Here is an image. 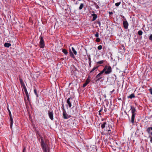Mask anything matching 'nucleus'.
<instances>
[{"label": "nucleus", "mask_w": 152, "mask_h": 152, "mask_svg": "<svg viewBox=\"0 0 152 152\" xmlns=\"http://www.w3.org/2000/svg\"><path fill=\"white\" fill-rule=\"evenodd\" d=\"M97 48L99 50H101L102 48V46L101 45H99L98 47Z\"/></svg>", "instance_id": "obj_32"}, {"label": "nucleus", "mask_w": 152, "mask_h": 152, "mask_svg": "<svg viewBox=\"0 0 152 152\" xmlns=\"http://www.w3.org/2000/svg\"><path fill=\"white\" fill-rule=\"evenodd\" d=\"M72 49L75 55H76L77 53V51L75 50L74 48L73 47H72Z\"/></svg>", "instance_id": "obj_23"}, {"label": "nucleus", "mask_w": 152, "mask_h": 152, "mask_svg": "<svg viewBox=\"0 0 152 152\" xmlns=\"http://www.w3.org/2000/svg\"><path fill=\"white\" fill-rule=\"evenodd\" d=\"M69 52H70V56L71 57H72L73 58H75V56H74L70 48L69 49Z\"/></svg>", "instance_id": "obj_18"}, {"label": "nucleus", "mask_w": 152, "mask_h": 152, "mask_svg": "<svg viewBox=\"0 0 152 152\" xmlns=\"http://www.w3.org/2000/svg\"><path fill=\"white\" fill-rule=\"evenodd\" d=\"M107 130L108 131V134L109 135H110V134H111V130H110V128H109V129H107Z\"/></svg>", "instance_id": "obj_34"}, {"label": "nucleus", "mask_w": 152, "mask_h": 152, "mask_svg": "<svg viewBox=\"0 0 152 152\" xmlns=\"http://www.w3.org/2000/svg\"><path fill=\"white\" fill-rule=\"evenodd\" d=\"M7 110L9 112V115L10 117V128L11 129L12 127V125L13 123V118L12 117V116L11 113V111L8 107H7Z\"/></svg>", "instance_id": "obj_6"}, {"label": "nucleus", "mask_w": 152, "mask_h": 152, "mask_svg": "<svg viewBox=\"0 0 152 152\" xmlns=\"http://www.w3.org/2000/svg\"><path fill=\"white\" fill-rule=\"evenodd\" d=\"M48 115L52 121L53 120V111H48Z\"/></svg>", "instance_id": "obj_7"}, {"label": "nucleus", "mask_w": 152, "mask_h": 152, "mask_svg": "<svg viewBox=\"0 0 152 152\" xmlns=\"http://www.w3.org/2000/svg\"><path fill=\"white\" fill-rule=\"evenodd\" d=\"M11 46V44L8 43H5L4 44V46L6 47L9 48Z\"/></svg>", "instance_id": "obj_17"}, {"label": "nucleus", "mask_w": 152, "mask_h": 152, "mask_svg": "<svg viewBox=\"0 0 152 152\" xmlns=\"http://www.w3.org/2000/svg\"><path fill=\"white\" fill-rule=\"evenodd\" d=\"M103 120H104V119H103L102 120V121H103Z\"/></svg>", "instance_id": "obj_53"}, {"label": "nucleus", "mask_w": 152, "mask_h": 152, "mask_svg": "<svg viewBox=\"0 0 152 152\" xmlns=\"http://www.w3.org/2000/svg\"><path fill=\"white\" fill-rule=\"evenodd\" d=\"M61 109L63 110V112L64 111H66L65 109H64V104H63V102H62V107H61Z\"/></svg>", "instance_id": "obj_27"}, {"label": "nucleus", "mask_w": 152, "mask_h": 152, "mask_svg": "<svg viewBox=\"0 0 152 152\" xmlns=\"http://www.w3.org/2000/svg\"><path fill=\"white\" fill-rule=\"evenodd\" d=\"M20 84H21V86H23V89L26 88L23 82L22 83H21Z\"/></svg>", "instance_id": "obj_21"}, {"label": "nucleus", "mask_w": 152, "mask_h": 152, "mask_svg": "<svg viewBox=\"0 0 152 152\" xmlns=\"http://www.w3.org/2000/svg\"><path fill=\"white\" fill-rule=\"evenodd\" d=\"M100 39L98 37L96 39V41L97 42H100Z\"/></svg>", "instance_id": "obj_31"}, {"label": "nucleus", "mask_w": 152, "mask_h": 152, "mask_svg": "<svg viewBox=\"0 0 152 152\" xmlns=\"http://www.w3.org/2000/svg\"><path fill=\"white\" fill-rule=\"evenodd\" d=\"M107 124V122H104L103 124H101V127L102 129L104 128L105 126V125Z\"/></svg>", "instance_id": "obj_16"}, {"label": "nucleus", "mask_w": 152, "mask_h": 152, "mask_svg": "<svg viewBox=\"0 0 152 152\" xmlns=\"http://www.w3.org/2000/svg\"><path fill=\"white\" fill-rule=\"evenodd\" d=\"M72 98L71 97L69 98L66 100V103L69 107H71L72 106Z\"/></svg>", "instance_id": "obj_8"}, {"label": "nucleus", "mask_w": 152, "mask_h": 152, "mask_svg": "<svg viewBox=\"0 0 152 152\" xmlns=\"http://www.w3.org/2000/svg\"><path fill=\"white\" fill-rule=\"evenodd\" d=\"M99 33L98 32H96V33L95 34V36L97 38L99 37Z\"/></svg>", "instance_id": "obj_35"}, {"label": "nucleus", "mask_w": 152, "mask_h": 152, "mask_svg": "<svg viewBox=\"0 0 152 152\" xmlns=\"http://www.w3.org/2000/svg\"><path fill=\"white\" fill-rule=\"evenodd\" d=\"M23 152H26V148L25 147H24L23 149Z\"/></svg>", "instance_id": "obj_42"}, {"label": "nucleus", "mask_w": 152, "mask_h": 152, "mask_svg": "<svg viewBox=\"0 0 152 152\" xmlns=\"http://www.w3.org/2000/svg\"><path fill=\"white\" fill-rule=\"evenodd\" d=\"M20 84H21V86H23V89L26 88L23 82L22 83H21Z\"/></svg>", "instance_id": "obj_22"}, {"label": "nucleus", "mask_w": 152, "mask_h": 152, "mask_svg": "<svg viewBox=\"0 0 152 152\" xmlns=\"http://www.w3.org/2000/svg\"><path fill=\"white\" fill-rule=\"evenodd\" d=\"M91 16H92L93 18L92 19V21L95 20L97 18V15L94 13L92 14Z\"/></svg>", "instance_id": "obj_12"}, {"label": "nucleus", "mask_w": 152, "mask_h": 152, "mask_svg": "<svg viewBox=\"0 0 152 152\" xmlns=\"http://www.w3.org/2000/svg\"><path fill=\"white\" fill-rule=\"evenodd\" d=\"M98 24H99V26H101V23L100 21H99L97 22Z\"/></svg>", "instance_id": "obj_43"}, {"label": "nucleus", "mask_w": 152, "mask_h": 152, "mask_svg": "<svg viewBox=\"0 0 152 152\" xmlns=\"http://www.w3.org/2000/svg\"><path fill=\"white\" fill-rule=\"evenodd\" d=\"M19 80H20V83L23 82V79L21 78L20 77H19Z\"/></svg>", "instance_id": "obj_40"}, {"label": "nucleus", "mask_w": 152, "mask_h": 152, "mask_svg": "<svg viewBox=\"0 0 152 152\" xmlns=\"http://www.w3.org/2000/svg\"><path fill=\"white\" fill-rule=\"evenodd\" d=\"M102 110H103V108L102 107H101L100 108V110L102 111Z\"/></svg>", "instance_id": "obj_49"}, {"label": "nucleus", "mask_w": 152, "mask_h": 152, "mask_svg": "<svg viewBox=\"0 0 152 152\" xmlns=\"http://www.w3.org/2000/svg\"><path fill=\"white\" fill-rule=\"evenodd\" d=\"M103 74H104V72L102 71H101L100 73L96 76L95 77V78L96 79V82L99 81L102 78Z\"/></svg>", "instance_id": "obj_5"}, {"label": "nucleus", "mask_w": 152, "mask_h": 152, "mask_svg": "<svg viewBox=\"0 0 152 152\" xmlns=\"http://www.w3.org/2000/svg\"><path fill=\"white\" fill-rule=\"evenodd\" d=\"M109 14L110 15H112L113 14V12H109Z\"/></svg>", "instance_id": "obj_44"}, {"label": "nucleus", "mask_w": 152, "mask_h": 152, "mask_svg": "<svg viewBox=\"0 0 152 152\" xmlns=\"http://www.w3.org/2000/svg\"><path fill=\"white\" fill-rule=\"evenodd\" d=\"M90 82L88 81V80H86L85 83H84L83 85V88L85 87Z\"/></svg>", "instance_id": "obj_19"}, {"label": "nucleus", "mask_w": 152, "mask_h": 152, "mask_svg": "<svg viewBox=\"0 0 152 152\" xmlns=\"http://www.w3.org/2000/svg\"><path fill=\"white\" fill-rule=\"evenodd\" d=\"M78 2L77 1V2H76V4H77Z\"/></svg>", "instance_id": "obj_51"}, {"label": "nucleus", "mask_w": 152, "mask_h": 152, "mask_svg": "<svg viewBox=\"0 0 152 152\" xmlns=\"http://www.w3.org/2000/svg\"><path fill=\"white\" fill-rule=\"evenodd\" d=\"M104 75H108L110 74L112 72L111 67L109 64L105 65L102 70Z\"/></svg>", "instance_id": "obj_2"}, {"label": "nucleus", "mask_w": 152, "mask_h": 152, "mask_svg": "<svg viewBox=\"0 0 152 152\" xmlns=\"http://www.w3.org/2000/svg\"><path fill=\"white\" fill-rule=\"evenodd\" d=\"M114 91V89H113V90L112 91H110V94H112Z\"/></svg>", "instance_id": "obj_45"}, {"label": "nucleus", "mask_w": 152, "mask_h": 152, "mask_svg": "<svg viewBox=\"0 0 152 152\" xmlns=\"http://www.w3.org/2000/svg\"><path fill=\"white\" fill-rule=\"evenodd\" d=\"M121 17L123 18L124 20H126V18L123 15H121Z\"/></svg>", "instance_id": "obj_38"}, {"label": "nucleus", "mask_w": 152, "mask_h": 152, "mask_svg": "<svg viewBox=\"0 0 152 152\" xmlns=\"http://www.w3.org/2000/svg\"><path fill=\"white\" fill-rule=\"evenodd\" d=\"M135 104L136 105H137V103H135Z\"/></svg>", "instance_id": "obj_52"}, {"label": "nucleus", "mask_w": 152, "mask_h": 152, "mask_svg": "<svg viewBox=\"0 0 152 152\" xmlns=\"http://www.w3.org/2000/svg\"><path fill=\"white\" fill-rule=\"evenodd\" d=\"M101 111H100V110L99 111V115H101Z\"/></svg>", "instance_id": "obj_48"}, {"label": "nucleus", "mask_w": 152, "mask_h": 152, "mask_svg": "<svg viewBox=\"0 0 152 152\" xmlns=\"http://www.w3.org/2000/svg\"><path fill=\"white\" fill-rule=\"evenodd\" d=\"M86 80H88V81L90 82V81H91V77H90V76L89 75L88 76V78Z\"/></svg>", "instance_id": "obj_33"}, {"label": "nucleus", "mask_w": 152, "mask_h": 152, "mask_svg": "<svg viewBox=\"0 0 152 152\" xmlns=\"http://www.w3.org/2000/svg\"><path fill=\"white\" fill-rule=\"evenodd\" d=\"M36 133L37 136H38L40 137L41 140V145L43 152H50V147L48 146L47 143L45 142L43 137L41 136L40 134L39 133L38 131Z\"/></svg>", "instance_id": "obj_1"}, {"label": "nucleus", "mask_w": 152, "mask_h": 152, "mask_svg": "<svg viewBox=\"0 0 152 152\" xmlns=\"http://www.w3.org/2000/svg\"><path fill=\"white\" fill-rule=\"evenodd\" d=\"M148 90L150 92L151 95H152V88H151L148 89Z\"/></svg>", "instance_id": "obj_36"}, {"label": "nucleus", "mask_w": 152, "mask_h": 152, "mask_svg": "<svg viewBox=\"0 0 152 152\" xmlns=\"http://www.w3.org/2000/svg\"><path fill=\"white\" fill-rule=\"evenodd\" d=\"M97 9L99 8V7L97 5V7H96Z\"/></svg>", "instance_id": "obj_50"}, {"label": "nucleus", "mask_w": 152, "mask_h": 152, "mask_svg": "<svg viewBox=\"0 0 152 152\" xmlns=\"http://www.w3.org/2000/svg\"><path fill=\"white\" fill-rule=\"evenodd\" d=\"M24 92H25V94H26V96H27L29 95L28 94V91H27L26 88L24 89Z\"/></svg>", "instance_id": "obj_26"}, {"label": "nucleus", "mask_w": 152, "mask_h": 152, "mask_svg": "<svg viewBox=\"0 0 152 152\" xmlns=\"http://www.w3.org/2000/svg\"><path fill=\"white\" fill-rule=\"evenodd\" d=\"M62 52H63L65 55H67L68 54V52L65 49H63L62 50Z\"/></svg>", "instance_id": "obj_20"}, {"label": "nucleus", "mask_w": 152, "mask_h": 152, "mask_svg": "<svg viewBox=\"0 0 152 152\" xmlns=\"http://www.w3.org/2000/svg\"><path fill=\"white\" fill-rule=\"evenodd\" d=\"M91 62H89V66L90 67H91Z\"/></svg>", "instance_id": "obj_47"}, {"label": "nucleus", "mask_w": 152, "mask_h": 152, "mask_svg": "<svg viewBox=\"0 0 152 152\" xmlns=\"http://www.w3.org/2000/svg\"><path fill=\"white\" fill-rule=\"evenodd\" d=\"M121 2H119L117 3H116L115 4V5L116 6L118 7L121 4Z\"/></svg>", "instance_id": "obj_29"}, {"label": "nucleus", "mask_w": 152, "mask_h": 152, "mask_svg": "<svg viewBox=\"0 0 152 152\" xmlns=\"http://www.w3.org/2000/svg\"><path fill=\"white\" fill-rule=\"evenodd\" d=\"M123 24L124 27L125 29L128 28L129 23L127 20H123Z\"/></svg>", "instance_id": "obj_10"}, {"label": "nucleus", "mask_w": 152, "mask_h": 152, "mask_svg": "<svg viewBox=\"0 0 152 152\" xmlns=\"http://www.w3.org/2000/svg\"><path fill=\"white\" fill-rule=\"evenodd\" d=\"M63 118L65 119H67L68 118H70L71 117V116L70 115H68L66 112V111H64L63 112Z\"/></svg>", "instance_id": "obj_9"}, {"label": "nucleus", "mask_w": 152, "mask_h": 152, "mask_svg": "<svg viewBox=\"0 0 152 152\" xmlns=\"http://www.w3.org/2000/svg\"><path fill=\"white\" fill-rule=\"evenodd\" d=\"M84 4L83 3H81L80 5V6L79 7V9L80 10H81L82 9L83 7H84Z\"/></svg>", "instance_id": "obj_24"}, {"label": "nucleus", "mask_w": 152, "mask_h": 152, "mask_svg": "<svg viewBox=\"0 0 152 152\" xmlns=\"http://www.w3.org/2000/svg\"><path fill=\"white\" fill-rule=\"evenodd\" d=\"M99 66H94L93 68L91 69V70L90 71V73H92L94 71L96 70V71L97 69L99 67Z\"/></svg>", "instance_id": "obj_13"}, {"label": "nucleus", "mask_w": 152, "mask_h": 152, "mask_svg": "<svg viewBox=\"0 0 152 152\" xmlns=\"http://www.w3.org/2000/svg\"><path fill=\"white\" fill-rule=\"evenodd\" d=\"M104 111L105 112H107V109L105 107H104Z\"/></svg>", "instance_id": "obj_46"}, {"label": "nucleus", "mask_w": 152, "mask_h": 152, "mask_svg": "<svg viewBox=\"0 0 152 152\" xmlns=\"http://www.w3.org/2000/svg\"><path fill=\"white\" fill-rule=\"evenodd\" d=\"M34 94L37 97H38V95L37 94V90H36V89H34Z\"/></svg>", "instance_id": "obj_28"}, {"label": "nucleus", "mask_w": 152, "mask_h": 152, "mask_svg": "<svg viewBox=\"0 0 152 152\" xmlns=\"http://www.w3.org/2000/svg\"><path fill=\"white\" fill-rule=\"evenodd\" d=\"M149 137L151 139L150 140V142L151 143H152V136H151V135H149Z\"/></svg>", "instance_id": "obj_39"}, {"label": "nucleus", "mask_w": 152, "mask_h": 152, "mask_svg": "<svg viewBox=\"0 0 152 152\" xmlns=\"http://www.w3.org/2000/svg\"><path fill=\"white\" fill-rule=\"evenodd\" d=\"M28 100V101L29 102H30V99L29 97V95L26 96Z\"/></svg>", "instance_id": "obj_41"}, {"label": "nucleus", "mask_w": 152, "mask_h": 152, "mask_svg": "<svg viewBox=\"0 0 152 152\" xmlns=\"http://www.w3.org/2000/svg\"><path fill=\"white\" fill-rule=\"evenodd\" d=\"M88 59L89 61V62H91V58L90 56V55L88 56Z\"/></svg>", "instance_id": "obj_37"}, {"label": "nucleus", "mask_w": 152, "mask_h": 152, "mask_svg": "<svg viewBox=\"0 0 152 152\" xmlns=\"http://www.w3.org/2000/svg\"><path fill=\"white\" fill-rule=\"evenodd\" d=\"M120 52L121 53H124L125 52V48L124 46L122 45L120 47Z\"/></svg>", "instance_id": "obj_11"}, {"label": "nucleus", "mask_w": 152, "mask_h": 152, "mask_svg": "<svg viewBox=\"0 0 152 152\" xmlns=\"http://www.w3.org/2000/svg\"><path fill=\"white\" fill-rule=\"evenodd\" d=\"M142 33H143V32L142 31H141V30H139L138 32V34L140 36H141V35H142Z\"/></svg>", "instance_id": "obj_25"}, {"label": "nucleus", "mask_w": 152, "mask_h": 152, "mask_svg": "<svg viewBox=\"0 0 152 152\" xmlns=\"http://www.w3.org/2000/svg\"><path fill=\"white\" fill-rule=\"evenodd\" d=\"M149 39L151 42H152V34L149 36Z\"/></svg>", "instance_id": "obj_30"}, {"label": "nucleus", "mask_w": 152, "mask_h": 152, "mask_svg": "<svg viewBox=\"0 0 152 152\" xmlns=\"http://www.w3.org/2000/svg\"><path fill=\"white\" fill-rule=\"evenodd\" d=\"M128 98H130L131 99H132L133 98H134L135 97V96L134 94V93L132 94H130V95L127 96Z\"/></svg>", "instance_id": "obj_14"}, {"label": "nucleus", "mask_w": 152, "mask_h": 152, "mask_svg": "<svg viewBox=\"0 0 152 152\" xmlns=\"http://www.w3.org/2000/svg\"><path fill=\"white\" fill-rule=\"evenodd\" d=\"M130 110H131L132 115L131 121L132 124H134L135 118V115L136 113L135 112L136 111L135 107L133 106H131Z\"/></svg>", "instance_id": "obj_3"}, {"label": "nucleus", "mask_w": 152, "mask_h": 152, "mask_svg": "<svg viewBox=\"0 0 152 152\" xmlns=\"http://www.w3.org/2000/svg\"><path fill=\"white\" fill-rule=\"evenodd\" d=\"M40 40L39 42V46L41 48H44L45 45L44 38L41 35L39 37Z\"/></svg>", "instance_id": "obj_4"}, {"label": "nucleus", "mask_w": 152, "mask_h": 152, "mask_svg": "<svg viewBox=\"0 0 152 152\" xmlns=\"http://www.w3.org/2000/svg\"><path fill=\"white\" fill-rule=\"evenodd\" d=\"M105 61V60H102V61H99L98 62H97L96 63V64L99 65V64H103L104 63V62Z\"/></svg>", "instance_id": "obj_15"}]
</instances>
